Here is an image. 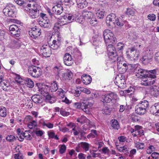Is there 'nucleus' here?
Returning <instances> with one entry per match:
<instances>
[{
    "mask_svg": "<svg viewBox=\"0 0 159 159\" xmlns=\"http://www.w3.org/2000/svg\"><path fill=\"white\" fill-rule=\"evenodd\" d=\"M124 22L122 17H119L117 18L115 20V23L116 25L119 26H122L124 24Z\"/></svg>",
    "mask_w": 159,
    "mask_h": 159,
    "instance_id": "ea45409f",
    "label": "nucleus"
},
{
    "mask_svg": "<svg viewBox=\"0 0 159 159\" xmlns=\"http://www.w3.org/2000/svg\"><path fill=\"white\" fill-rule=\"evenodd\" d=\"M74 106L75 108L78 109L81 108L82 110V103H81L80 102H75L74 103Z\"/></svg>",
    "mask_w": 159,
    "mask_h": 159,
    "instance_id": "0e129e2a",
    "label": "nucleus"
},
{
    "mask_svg": "<svg viewBox=\"0 0 159 159\" xmlns=\"http://www.w3.org/2000/svg\"><path fill=\"white\" fill-rule=\"evenodd\" d=\"M81 78L82 81L86 85L89 84L92 81V78L89 75L84 74L82 75Z\"/></svg>",
    "mask_w": 159,
    "mask_h": 159,
    "instance_id": "a211bd4d",
    "label": "nucleus"
},
{
    "mask_svg": "<svg viewBox=\"0 0 159 159\" xmlns=\"http://www.w3.org/2000/svg\"><path fill=\"white\" fill-rule=\"evenodd\" d=\"M80 87H77L76 89L73 91V93L75 96L78 97L80 95L82 91L80 90Z\"/></svg>",
    "mask_w": 159,
    "mask_h": 159,
    "instance_id": "3c124183",
    "label": "nucleus"
},
{
    "mask_svg": "<svg viewBox=\"0 0 159 159\" xmlns=\"http://www.w3.org/2000/svg\"><path fill=\"white\" fill-rule=\"evenodd\" d=\"M102 152L104 154L109 155L110 151L109 149L107 147H104L102 148Z\"/></svg>",
    "mask_w": 159,
    "mask_h": 159,
    "instance_id": "774afa93",
    "label": "nucleus"
},
{
    "mask_svg": "<svg viewBox=\"0 0 159 159\" xmlns=\"http://www.w3.org/2000/svg\"><path fill=\"white\" fill-rule=\"evenodd\" d=\"M38 67L36 66H32L29 67L28 72L29 74L35 78L38 77L39 75L37 71Z\"/></svg>",
    "mask_w": 159,
    "mask_h": 159,
    "instance_id": "dca6fc26",
    "label": "nucleus"
},
{
    "mask_svg": "<svg viewBox=\"0 0 159 159\" xmlns=\"http://www.w3.org/2000/svg\"><path fill=\"white\" fill-rule=\"evenodd\" d=\"M41 30L39 28H32L29 31V34L33 38L36 39L39 37L41 34Z\"/></svg>",
    "mask_w": 159,
    "mask_h": 159,
    "instance_id": "ddd939ff",
    "label": "nucleus"
},
{
    "mask_svg": "<svg viewBox=\"0 0 159 159\" xmlns=\"http://www.w3.org/2000/svg\"><path fill=\"white\" fill-rule=\"evenodd\" d=\"M51 48L49 45H43L40 48V52L44 57H49L52 53Z\"/></svg>",
    "mask_w": 159,
    "mask_h": 159,
    "instance_id": "1a4fd4ad",
    "label": "nucleus"
},
{
    "mask_svg": "<svg viewBox=\"0 0 159 159\" xmlns=\"http://www.w3.org/2000/svg\"><path fill=\"white\" fill-rule=\"evenodd\" d=\"M97 135V131L95 130L92 129L91 130V133L87 136V138L88 139L90 138H94Z\"/></svg>",
    "mask_w": 159,
    "mask_h": 159,
    "instance_id": "49530a36",
    "label": "nucleus"
},
{
    "mask_svg": "<svg viewBox=\"0 0 159 159\" xmlns=\"http://www.w3.org/2000/svg\"><path fill=\"white\" fill-rule=\"evenodd\" d=\"M33 101L36 104L41 103L43 101L42 99L39 96H33L32 97Z\"/></svg>",
    "mask_w": 159,
    "mask_h": 159,
    "instance_id": "58836bf2",
    "label": "nucleus"
},
{
    "mask_svg": "<svg viewBox=\"0 0 159 159\" xmlns=\"http://www.w3.org/2000/svg\"><path fill=\"white\" fill-rule=\"evenodd\" d=\"M15 7L11 4H8L3 10L4 14L7 16L11 17H16Z\"/></svg>",
    "mask_w": 159,
    "mask_h": 159,
    "instance_id": "7ed1b4c3",
    "label": "nucleus"
},
{
    "mask_svg": "<svg viewBox=\"0 0 159 159\" xmlns=\"http://www.w3.org/2000/svg\"><path fill=\"white\" fill-rule=\"evenodd\" d=\"M30 16L32 18H35L39 16V10L37 9H31L29 13Z\"/></svg>",
    "mask_w": 159,
    "mask_h": 159,
    "instance_id": "5701e85b",
    "label": "nucleus"
},
{
    "mask_svg": "<svg viewBox=\"0 0 159 159\" xmlns=\"http://www.w3.org/2000/svg\"><path fill=\"white\" fill-rule=\"evenodd\" d=\"M151 156L153 159H159V153L153 152L151 154Z\"/></svg>",
    "mask_w": 159,
    "mask_h": 159,
    "instance_id": "e2e57ef3",
    "label": "nucleus"
},
{
    "mask_svg": "<svg viewBox=\"0 0 159 159\" xmlns=\"http://www.w3.org/2000/svg\"><path fill=\"white\" fill-rule=\"evenodd\" d=\"M124 45L122 43H119L116 45V49L118 50H122L124 47Z\"/></svg>",
    "mask_w": 159,
    "mask_h": 159,
    "instance_id": "052dcab7",
    "label": "nucleus"
},
{
    "mask_svg": "<svg viewBox=\"0 0 159 159\" xmlns=\"http://www.w3.org/2000/svg\"><path fill=\"white\" fill-rule=\"evenodd\" d=\"M73 74L71 71L69 70H67L66 72L62 74V77L65 80H70L72 77Z\"/></svg>",
    "mask_w": 159,
    "mask_h": 159,
    "instance_id": "393cba45",
    "label": "nucleus"
},
{
    "mask_svg": "<svg viewBox=\"0 0 159 159\" xmlns=\"http://www.w3.org/2000/svg\"><path fill=\"white\" fill-rule=\"evenodd\" d=\"M94 103V101L92 98H90V99L87 100L85 101L84 100L82 102V110L87 114L89 113V108L93 106Z\"/></svg>",
    "mask_w": 159,
    "mask_h": 159,
    "instance_id": "423d86ee",
    "label": "nucleus"
},
{
    "mask_svg": "<svg viewBox=\"0 0 159 159\" xmlns=\"http://www.w3.org/2000/svg\"><path fill=\"white\" fill-rule=\"evenodd\" d=\"M111 126L113 129L118 130L120 128V125L118 121L116 119H112L111 121Z\"/></svg>",
    "mask_w": 159,
    "mask_h": 159,
    "instance_id": "bb28decb",
    "label": "nucleus"
},
{
    "mask_svg": "<svg viewBox=\"0 0 159 159\" xmlns=\"http://www.w3.org/2000/svg\"><path fill=\"white\" fill-rule=\"evenodd\" d=\"M104 11H101L100 9L98 10L96 13L97 16L99 19L103 18L104 16Z\"/></svg>",
    "mask_w": 159,
    "mask_h": 159,
    "instance_id": "09e8293b",
    "label": "nucleus"
},
{
    "mask_svg": "<svg viewBox=\"0 0 159 159\" xmlns=\"http://www.w3.org/2000/svg\"><path fill=\"white\" fill-rule=\"evenodd\" d=\"M40 20L39 21V24L42 27L48 28L50 25V21L45 14L41 13L40 14Z\"/></svg>",
    "mask_w": 159,
    "mask_h": 159,
    "instance_id": "0eeeda50",
    "label": "nucleus"
},
{
    "mask_svg": "<svg viewBox=\"0 0 159 159\" xmlns=\"http://www.w3.org/2000/svg\"><path fill=\"white\" fill-rule=\"evenodd\" d=\"M157 103L155 104L154 105L152 106L150 108V112L151 114L155 115H158L157 110Z\"/></svg>",
    "mask_w": 159,
    "mask_h": 159,
    "instance_id": "7c9ffc66",
    "label": "nucleus"
},
{
    "mask_svg": "<svg viewBox=\"0 0 159 159\" xmlns=\"http://www.w3.org/2000/svg\"><path fill=\"white\" fill-rule=\"evenodd\" d=\"M68 126H71L72 128H73L72 130L73 131V134L75 136L78 135L80 132V128L77 127L76 128L75 127H74V124L72 123H70L67 125Z\"/></svg>",
    "mask_w": 159,
    "mask_h": 159,
    "instance_id": "c756f323",
    "label": "nucleus"
},
{
    "mask_svg": "<svg viewBox=\"0 0 159 159\" xmlns=\"http://www.w3.org/2000/svg\"><path fill=\"white\" fill-rule=\"evenodd\" d=\"M135 146L138 150L143 149L145 147V144L143 143L139 142L134 143Z\"/></svg>",
    "mask_w": 159,
    "mask_h": 159,
    "instance_id": "c03bdc74",
    "label": "nucleus"
},
{
    "mask_svg": "<svg viewBox=\"0 0 159 159\" xmlns=\"http://www.w3.org/2000/svg\"><path fill=\"white\" fill-rule=\"evenodd\" d=\"M7 115V111L6 108L3 107H0V116L2 117H5Z\"/></svg>",
    "mask_w": 159,
    "mask_h": 159,
    "instance_id": "37998d69",
    "label": "nucleus"
},
{
    "mask_svg": "<svg viewBox=\"0 0 159 159\" xmlns=\"http://www.w3.org/2000/svg\"><path fill=\"white\" fill-rule=\"evenodd\" d=\"M23 136V138H25L27 140H31L32 137L31 135L29 134L28 132L25 131L24 133Z\"/></svg>",
    "mask_w": 159,
    "mask_h": 159,
    "instance_id": "13d9d810",
    "label": "nucleus"
},
{
    "mask_svg": "<svg viewBox=\"0 0 159 159\" xmlns=\"http://www.w3.org/2000/svg\"><path fill=\"white\" fill-rule=\"evenodd\" d=\"M135 111L137 114L142 115L145 114L147 112V110L137 105L135 108Z\"/></svg>",
    "mask_w": 159,
    "mask_h": 159,
    "instance_id": "aec40b11",
    "label": "nucleus"
},
{
    "mask_svg": "<svg viewBox=\"0 0 159 159\" xmlns=\"http://www.w3.org/2000/svg\"><path fill=\"white\" fill-rule=\"evenodd\" d=\"M16 132L18 135L17 137L18 138L20 139H19L20 141H22L24 139L23 135H24V133L23 131H21L20 128H18L17 129Z\"/></svg>",
    "mask_w": 159,
    "mask_h": 159,
    "instance_id": "4c0bfd02",
    "label": "nucleus"
},
{
    "mask_svg": "<svg viewBox=\"0 0 159 159\" xmlns=\"http://www.w3.org/2000/svg\"><path fill=\"white\" fill-rule=\"evenodd\" d=\"M156 16L154 14H149L148 16V19L154 21L156 19Z\"/></svg>",
    "mask_w": 159,
    "mask_h": 159,
    "instance_id": "338daca9",
    "label": "nucleus"
},
{
    "mask_svg": "<svg viewBox=\"0 0 159 159\" xmlns=\"http://www.w3.org/2000/svg\"><path fill=\"white\" fill-rule=\"evenodd\" d=\"M116 147L118 150L120 152L124 153L126 154L129 153L128 149L125 146L120 147L119 145H116Z\"/></svg>",
    "mask_w": 159,
    "mask_h": 159,
    "instance_id": "c85d7f7f",
    "label": "nucleus"
},
{
    "mask_svg": "<svg viewBox=\"0 0 159 159\" xmlns=\"http://www.w3.org/2000/svg\"><path fill=\"white\" fill-rule=\"evenodd\" d=\"M130 130L134 137L138 135L141 136L144 134L142 127L139 125L135 126L134 128H131Z\"/></svg>",
    "mask_w": 159,
    "mask_h": 159,
    "instance_id": "39448f33",
    "label": "nucleus"
},
{
    "mask_svg": "<svg viewBox=\"0 0 159 159\" xmlns=\"http://www.w3.org/2000/svg\"><path fill=\"white\" fill-rule=\"evenodd\" d=\"M138 105L141 107L144 108L145 109L147 110L149 106L148 102L146 100H144L140 102H139Z\"/></svg>",
    "mask_w": 159,
    "mask_h": 159,
    "instance_id": "2f4dec72",
    "label": "nucleus"
},
{
    "mask_svg": "<svg viewBox=\"0 0 159 159\" xmlns=\"http://www.w3.org/2000/svg\"><path fill=\"white\" fill-rule=\"evenodd\" d=\"M88 21L92 25L94 26L98 24V21L95 18L94 15L93 17H91Z\"/></svg>",
    "mask_w": 159,
    "mask_h": 159,
    "instance_id": "a18cd8bd",
    "label": "nucleus"
},
{
    "mask_svg": "<svg viewBox=\"0 0 159 159\" xmlns=\"http://www.w3.org/2000/svg\"><path fill=\"white\" fill-rule=\"evenodd\" d=\"M25 84L28 87L32 88L34 87V84L31 79L29 78H26L25 80Z\"/></svg>",
    "mask_w": 159,
    "mask_h": 159,
    "instance_id": "79ce46f5",
    "label": "nucleus"
},
{
    "mask_svg": "<svg viewBox=\"0 0 159 159\" xmlns=\"http://www.w3.org/2000/svg\"><path fill=\"white\" fill-rule=\"evenodd\" d=\"M94 15L91 12L87 11L84 10L82 12V16L84 19H86L87 21Z\"/></svg>",
    "mask_w": 159,
    "mask_h": 159,
    "instance_id": "6ab92c4d",
    "label": "nucleus"
},
{
    "mask_svg": "<svg viewBox=\"0 0 159 159\" xmlns=\"http://www.w3.org/2000/svg\"><path fill=\"white\" fill-rule=\"evenodd\" d=\"M115 84L119 87L123 88L125 86L124 76L122 74L116 76L114 80Z\"/></svg>",
    "mask_w": 159,
    "mask_h": 159,
    "instance_id": "6e6552de",
    "label": "nucleus"
},
{
    "mask_svg": "<svg viewBox=\"0 0 159 159\" xmlns=\"http://www.w3.org/2000/svg\"><path fill=\"white\" fill-rule=\"evenodd\" d=\"M129 50L131 53H132V52H134V51H135V52L137 53V54H134V55H131V56L132 57H135V58L134 59H136L139 56V52H137V50H136V49L135 47H131V48H129Z\"/></svg>",
    "mask_w": 159,
    "mask_h": 159,
    "instance_id": "a19ab883",
    "label": "nucleus"
},
{
    "mask_svg": "<svg viewBox=\"0 0 159 159\" xmlns=\"http://www.w3.org/2000/svg\"><path fill=\"white\" fill-rule=\"evenodd\" d=\"M65 92L61 89H59L57 92V94L61 98H63L65 97Z\"/></svg>",
    "mask_w": 159,
    "mask_h": 159,
    "instance_id": "de8ad7c7",
    "label": "nucleus"
},
{
    "mask_svg": "<svg viewBox=\"0 0 159 159\" xmlns=\"http://www.w3.org/2000/svg\"><path fill=\"white\" fill-rule=\"evenodd\" d=\"M74 19V17L73 16L70 14H67L66 16L64 15L63 16L61 17L59 19L61 20V22L62 21L64 22V20H66V19L68 20L69 21H71V20H73ZM63 22V24H66L67 22L65 21V22Z\"/></svg>",
    "mask_w": 159,
    "mask_h": 159,
    "instance_id": "412c9836",
    "label": "nucleus"
},
{
    "mask_svg": "<svg viewBox=\"0 0 159 159\" xmlns=\"http://www.w3.org/2000/svg\"><path fill=\"white\" fill-rule=\"evenodd\" d=\"M151 93L154 97H157L159 96V87H152L151 89Z\"/></svg>",
    "mask_w": 159,
    "mask_h": 159,
    "instance_id": "a878e982",
    "label": "nucleus"
},
{
    "mask_svg": "<svg viewBox=\"0 0 159 159\" xmlns=\"http://www.w3.org/2000/svg\"><path fill=\"white\" fill-rule=\"evenodd\" d=\"M1 84L2 85V89L5 91H7L11 89V86L8 83H6L5 82H2L1 83Z\"/></svg>",
    "mask_w": 159,
    "mask_h": 159,
    "instance_id": "473e14b6",
    "label": "nucleus"
},
{
    "mask_svg": "<svg viewBox=\"0 0 159 159\" xmlns=\"http://www.w3.org/2000/svg\"><path fill=\"white\" fill-rule=\"evenodd\" d=\"M9 30L13 36L18 37L20 36V30L16 25L13 24L11 25L9 28Z\"/></svg>",
    "mask_w": 159,
    "mask_h": 159,
    "instance_id": "9d476101",
    "label": "nucleus"
},
{
    "mask_svg": "<svg viewBox=\"0 0 159 159\" xmlns=\"http://www.w3.org/2000/svg\"><path fill=\"white\" fill-rule=\"evenodd\" d=\"M103 37L106 46L115 42L116 38L114 36L113 34L108 29L105 30L103 33Z\"/></svg>",
    "mask_w": 159,
    "mask_h": 159,
    "instance_id": "f03ea898",
    "label": "nucleus"
},
{
    "mask_svg": "<svg viewBox=\"0 0 159 159\" xmlns=\"http://www.w3.org/2000/svg\"><path fill=\"white\" fill-rule=\"evenodd\" d=\"M64 64L67 66H70L73 64V61L71 55L68 53H66L63 57Z\"/></svg>",
    "mask_w": 159,
    "mask_h": 159,
    "instance_id": "4468645a",
    "label": "nucleus"
},
{
    "mask_svg": "<svg viewBox=\"0 0 159 159\" xmlns=\"http://www.w3.org/2000/svg\"><path fill=\"white\" fill-rule=\"evenodd\" d=\"M77 121L79 123L82 124L85 122H87L88 121H89V120H88L86 117L83 115L81 116L80 117L77 118Z\"/></svg>",
    "mask_w": 159,
    "mask_h": 159,
    "instance_id": "e433bc0d",
    "label": "nucleus"
},
{
    "mask_svg": "<svg viewBox=\"0 0 159 159\" xmlns=\"http://www.w3.org/2000/svg\"><path fill=\"white\" fill-rule=\"evenodd\" d=\"M60 114L63 116H67L70 114L69 112L66 111L63 108L60 109Z\"/></svg>",
    "mask_w": 159,
    "mask_h": 159,
    "instance_id": "4d7b16f0",
    "label": "nucleus"
},
{
    "mask_svg": "<svg viewBox=\"0 0 159 159\" xmlns=\"http://www.w3.org/2000/svg\"><path fill=\"white\" fill-rule=\"evenodd\" d=\"M126 14L129 16H133L134 15V11L133 9L131 8H127L126 11Z\"/></svg>",
    "mask_w": 159,
    "mask_h": 159,
    "instance_id": "6e6d98bb",
    "label": "nucleus"
},
{
    "mask_svg": "<svg viewBox=\"0 0 159 159\" xmlns=\"http://www.w3.org/2000/svg\"><path fill=\"white\" fill-rule=\"evenodd\" d=\"M45 96H46V100H48L50 103H52L54 102V100H53L54 98L52 97L50 95L46 94Z\"/></svg>",
    "mask_w": 159,
    "mask_h": 159,
    "instance_id": "603ef678",
    "label": "nucleus"
},
{
    "mask_svg": "<svg viewBox=\"0 0 159 159\" xmlns=\"http://www.w3.org/2000/svg\"><path fill=\"white\" fill-rule=\"evenodd\" d=\"M123 60V58L122 57L120 56L117 57V60H116V61H117V62L118 69H119V68H121V67L120 66L121 65H120V62H121Z\"/></svg>",
    "mask_w": 159,
    "mask_h": 159,
    "instance_id": "864d4df0",
    "label": "nucleus"
},
{
    "mask_svg": "<svg viewBox=\"0 0 159 159\" xmlns=\"http://www.w3.org/2000/svg\"><path fill=\"white\" fill-rule=\"evenodd\" d=\"M66 147L64 144H63L61 145L60 148L59 152L61 154H62L64 153L66 151Z\"/></svg>",
    "mask_w": 159,
    "mask_h": 159,
    "instance_id": "5fc2aeb1",
    "label": "nucleus"
},
{
    "mask_svg": "<svg viewBox=\"0 0 159 159\" xmlns=\"http://www.w3.org/2000/svg\"><path fill=\"white\" fill-rule=\"evenodd\" d=\"M155 82V81L154 80H142L141 83L143 85L146 86L153 84Z\"/></svg>",
    "mask_w": 159,
    "mask_h": 159,
    "instance_id": "c9c22d12",
    "label": "nucleus"
},
{
    "mask_svg": "<svg viewBox=\"0 0 159 159\" xmlns=\"http://www.w3.org/2000/svg\"><path fill=\"white\" fill-rule=\"evenodd\" d=\"M6 140L9 142H12L16 140V137L13 135H8L6 138Z\"/></svg>",
    "mask_w": 159,
    "mask_h": 159,
    "instance_id": "8fccbe9b",
    "label": "nucleus"
},
{
    "mask_svg": "<svg viewBox=\"0 0 159 159\" xmlns=\"http://www.w3.org/2000/svg\"><path fill=\"white\" fill-rule=\"evenodd\" d=\"M128 68L131 67L130 69L131 72L135 73L136 76L138 78L143 79L147 77L154 78L156 77V70L154 69L151 70H146L141 69L139 64L134 65L128 64Z\"/></svg>",
    "mask_w": 159,
    "mask_h": 159,
    "instance_id": "f257e3e1",
    "label": "nucleus"
},
{
    "mask_svg": "<svg viewBox=\"0 0 159 159\" xmlns=\"http://www.w3.org/2000/svg\"><path fill=\"white\" fill-rule=\"evenodd\" d=\"M56 36L57 38L56 39L53 40L52 44L49 45L52 49L54 50L58 49L61 45L60 35L59 34H56Z\"/></svg>",
    "mask_w": 159,
    "mask_h": 159,
    "instance_id": "9b49d317",
    "label": "nucleus"
},
{
    "mask_svg": "<svg viewBox=\"0 0 159 159\" xmlns=\"http://www.w3.org/2000/svg\"><path fill=\"white\" fill-rule=\"evenodd\" d=\"M152 56L151 55L150 53L148 55V56L145 55L143 57V61L147 60L149 61L152 59Z\"/></svg>",
    "mask_w": 159,
    "mask_h": 159,
    "instance_id": "bf43d9fd",
    "label": "nucleus"
},
{
    "mask_svg": "<svg viewBox=\"0 0 159 159\" xmlns=\"http://www.w3.org/2000/svg\"><path fill=\"white\" fill-rule=\"evenodd\" d=\"M63 7L58 8L57 7H53L52 8V11L56 14L60 15L63 12Z\"/></svg>",
    "mask_w": 159,
    "mask_h": 159,
    "instance_id": "f704fd0d",
    "label": "nucleus"
},
{
    "mask_svg": "<svg viewBox=\"0 0 159 159\" xmlns=\"http://www.w3.org/2000/svg\"><path fill=\"white\" fill-rule=\"evenodd\" d=\"M107 54L111 56V54L116 53L115 48L111 44L107 45Z\"/></svg>",
    "mask_w": 159,
    "mask_h": 159,
    "instance_id": "cd10ccee",
    "label": "nucleus"
},
{
    "mask_svg": "<svg viewBox=\"0 0 159 159\" xmlns=\"http://www.w3.org/2000/svg\"><path fill=\"white\" fill-rule=\"evenodd\" d=\"M39 93L45 96L48 93L47 85H42L39 84L37 86Z\"/></svg>",
    "mask_w": 159,
    "mask_h": 159,
    "instance_id": "2eb2a0df",
    "label": "nucleus"
},
{
    "mask_svg": "<svg viewBox=\"0 0 159 159\" xmlns=\"http://www.w3.org/2000/svg\"><path fill=\"white\" fill-rule=\"evenodd\" d=\"M76 2L78 7L80 9L85 7L88 4L86 0H76Z\"/></svg>",
    "mask_w": 159,
    "mask_h": 159,
    "instance_id": "4be33fe9",
    "label": "nucleus"
},
{
    "mask_svg": "<svg viewBox=\"0 0 159 159\" xmlns=\"http://www.w3.org/2000/svg\"><path fill=\"white\" fill-rule=\"evenodd\" d=\"M118 139L120 142H127V138L124 136H120L118 137Z\"/></svg>",
    "mask_w": 159,
    "mask_h": 159,
    "instance_id": "69168bd1",
    "label": "nucleus"
},
{
    "mask_svg": "<svg viewBox=\"0 0 159 159\" xmlns=\"http://www.w3.org/2000/svg\"><path fill=\"white\" fill-rule=\"evenodd\" d=\"M116 19V16L115 14H109L106 18V23L107 24V25L113 26L115 24Z\"/></svg>",
    "mask_w": 159,
    "mask_h": 159,
    "instance_id": "f8f14e48",
    "label": "nucleus"
},
{
    "mask_svg": "<svg viewBox=\"0 0 159 159\" xmlns=\"http://www.w3.org/2000/svg\"><path fill=\"white\" fill-rule=\"evenodd\" d=\"M49 92H56L58 89V86L55 81L52 82L50 84L47 85Z\"/></svg>",
    "mask_w": 159,
    "mask_h": 159,
    "instance_id": "f3484780",
    "label": "nucleus"
},
{
    "mask_svg": "<svg viewBox=\"0 0 159 159\" xmlns=\"http://www.w3.org/2000/svg\"><path fill=\"white\" fill-rule=\"evenodd\" d=\"M117 98L116 94L111 93L107 94L102 95L100 97V100L103 103H106L110 102L112 100H116Z\"/></svg>",
    "mask_w": 159,
    "mask_h": 159,
    "instance_id": "20e7f679",
    "label": "nucleus"
},
{
    "mask_svg": "<svg viewBox=\"0 0 159 159\" xmlns=\"http://www.w3.org/2000/svg\"><path fill=\"white\" fill-rule=\"evenodd\" d=\"M90 144L85 142H82L79 144L78 147L79 148L81 147L85 152L89 151V149Z\"/></svg>",
    "mask_w": 159,
    "mask_h": 159,
    "instance_id": "b1692460",
    "label": "nucleus"
},
{
    "mask_svg": "<svg viewBox=\"0 0 159 159\" xmlns=\"http://www.w3.org/2000/svg\"><path fill=\"white\" fill-rule=\"evenodd\" d=\"M109 60L111 63L115 62L117 60V54L116 53H113L111 54V56H110L109 54H107Z\"/></svg>",
    "mask_w": 159,
    "mask_h": 159,
    "instance_id": "72a5a7b5",
    "label": "nucleus"
},
{
    "mask_svg": "<svg viewBox=\"0 0 159 159\" xmlns=\"http://www.w3.org/2000/svg\"><path fill=\"white\" fill-rule=\"evenodd\" d=\"M42 125L43 126H46L48 128L51 129L53 127V124L48 122V123H46L44 122L42 123Z\"/></svg>",
    "mask_w": 159,
    "mask_h": 159,
    "instance_id": "680f3d73",
    "label": "nucleus"
}]
</instances>
